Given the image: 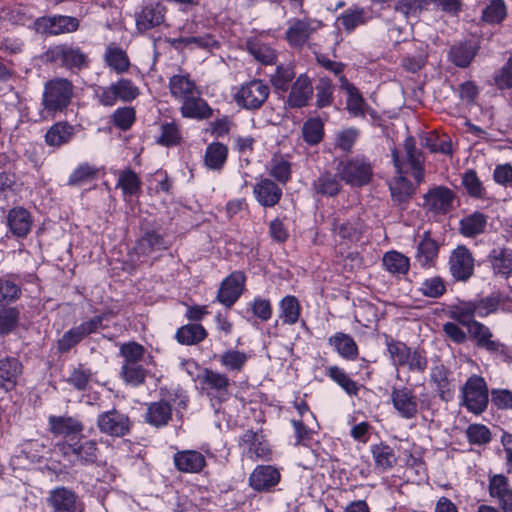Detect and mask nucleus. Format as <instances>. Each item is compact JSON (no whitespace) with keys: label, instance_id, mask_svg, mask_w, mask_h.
<instances>
[{"label":"nucleus","instance_id":"28","mask_svg":"<svg viewBox=\"0 0 512 512\" xmlns=\"http://www.w3.org/2000/svg\"><path fill=\"white\" fill-rule=\"evenodd\" d=\"M389 189L392 200L395 205L401 209H405L415 193L412 183L403 175H398L389 183Z\"/></svg>","mask_w":512,"mask_h":512},{"label":"nucleus","instance_id":"26","mask_svg":"<svg viewBox=\"0 0 512 512\" xmlns=\"http://www.w3.org/2000/svg\"><path fill=\"white\" fill-rule=\"evenodd\" d=\"M174 465L183 473H198L206 465L205 457L195 450H184L177 452L173 457Z\"/></svg>","mask_w":512,"mask_h":512},{"label":"nucleus","instance_id":"40","mask_svg":"<svg viewBox=\"0 0 512 512\" xmlns=\"http://www.w3.org/2000/svg\"><path fill=\"white\" fill-rule=\"evenodd\" d=\"M7 220L11 232L17 237H24L30 231V214L22 207L11 209L8 213Z\"/></svg>","mask_w":512,"mask_h":512},{"label":"nucleus","instance_id":"27","mask_svg":"<svg viewBox=\"0 0 512 512\" xmlns=\"http://www.w3.org/2000/svg\"><path fill=\"white\" fill-rule=\"evenodd\" d=\"M181 113L184 117L194 119H207L212 115V109L207 102L201 98V93L198 90L181 102Z\"/></svg>","mask_w":512,"mask_h":512},{"label":"nucleus","instance_id":"61","mask_svg":"<svg viewBox=\"0 0 512 512\" xmlns=\"http://www.w3.org/2000/svg\"><path fill=\"white\" fill-rule=\"evenodd\" d=\"M21 294L19 284L9 277H0V304L14 302L20 298Z\"/></svg>","mask_w":512,"mask_h":512},{"label":"nucleus","instance_id":"41","mask_svg":"<svg viewBox=\"0 0 512 512\" xmlns=\"http://www.w3.org/2000/svg\"><path fill=\"white\" fill-rule=\"evenodd\" d=\"M21 373V363L13 357L0 360V387L6 390L12 388Z\"/></svg>","mask_w":512,"mask_h":512},{"label":"nucleus","instance_id":"44","mask_svg":"<svg viewBox=\"0 0 512 512\" xmlns=\"http://www.w3.org/2000/svg\"><path fill=\"white\" fill-rule=\"evenodd\" d=\"M246 47L249 54H251L257 61L264 65H272L277 60V54L268 44L256 39L249 38L246 41Z\"/></svg>","mask_w":512,"mask_h":512},{"label":"nucleus","instance_id":"13","mask_svg":"<svg viewBox=\"0 0 512 512\" xmlns=\"http://www.w3.org/2000/svg\"><path fill=\"white\" fill-rule=\"evenodd\" d=\"M449 269L453 278L465 282L474 273V258L471 251L464 245L457 246L450 255Z\"/></svg>","mask_w":512,"mask_h":512},{"label":"nucleus","instance_id":"30","mask_svg":"<svg viewBox=\"0 0 512 512\" xmlns=\"http://www.w3.org/2000/svg\"><path fill=\"white\" fill-rule=\"evenodd\" d=\"M104 61L106 65L117 74H123L129 71L130 59L126 51L116 44H109L104 52Z\"/></svg>","mask_w":512,"mask_h":512},{"label":"nucleus","instance_id":"23","mask_svg":"<svg viewBox=\"0 0 512 512\" xmlns=\"http://www.w3.org/2000/svg\"><path fill=\"white\" fill-rule=\"evenodd\" d=\"M312 96L311 81L305 74H301L291 86L287 104L292 108H302L308 104Z\"/></svg>","mask_w":512,"mask_h":512},{"label":"nucleus","instance_id":"31","mask_svg":"<svg viewBox=\"0 0 512 512\" xmlns=\"http://www.w3.org/2000/svg\"><path fill=\"white\" fill-rule=\"evenodd\" d=\"M488 260L494 273L505 278L512 276V249L495 248L489 253Z\"/></svg>","mask_w":512,"mask_h":512},{"label":"nucleus","instance_id":"47","mask_svg":"<svg viewBox=\"0 0 512 512\" xmlns=\"http://www.w3.org/2000/svg\"><path fill=\"white\" fill-rule=\"evenodd\" d=\"M207 336L205 328L200 324H187L176 332V339L183 345H195L203 341Z\"/></svg>","mask_w":512,"mask_h":512},{"label":"nucleus","instance_id":"12","mask_svg":"<svg viewBox=\"0 0 512 512\" xmlns=\"http://www.w3.org/2000/svg\"><path fill=\"white\" fill-rule=\"evenodd\" d=\"M46 502L52 512H84L83 504L76 493L64 486L51 490Z\"/></svg>","mask_w":512,"mask_h":512},{"label":"nucleus","instance_id":"29","mask_svg":"<svg viewBox=\"0 0 512 512\" xmlns=\"http://www.w3.org/2000/svg\"><path fill=\"white\" fill-rule=\"evenodd\" d=\"M469 336L476 342L477 346L484 348L489 352H498L502 344L498 341L492 340V332L481 322H476L467 328Z\"/></svg>","mask_w":512,"mask_h":512},{"label":"nucleus","instance_id":"8","mask_svg":"<svg viewBox=\"0 0 512 512\" xmlns=\"http://www.w3.org/2000/svg\"><path fill=\"white\" fill-rule=\"evenodd\" d=\"M80 21L76 17L53 15L39 17L34 21V29L44 35L73 33L79 29Z\"/></svg>","mask_w":512,"mask_h":512},{"label":"nucleus","instance_id":"22","mask_svg":"<svg viewBox=\"0 0 512 512\" xmlns=\"http://www.w3.org/2000/svg\"><path fill=\"white\" fill-rule=\"evenodd\" d=\"M258 203L263 207H274L282 197V189L271 179L264 178L253 187Z\"/></svg>","mask_w":512,"mask_h":512},{"label":"nucleus","instance_id":"39","mask_svg":"<svg viewBox=\"0 0 512 512\" xmlns=\"http://www.w3.org/2000/svg\"><path fill=\"white\" fill-rule=\"evenodd\" d=\"M341 187L339 174L331 172L322 173L312 184L315 193L328 197L336 196L340 192Z\"/></svg>","mask_w":512,"mask_h":512},{"label":"nucleus","instance_id":"46","mask_svg":"<svg viewBox=\"0 0 512 512\" xmlns=\"http://www.w3.org/2000/svg\"><path fill=\"white\" fill-rule=\"evenodd\" d=\"M385 269L392 275H405L409 271V258L397 251L386 252L382 259Z\"/></svg>","mask_w":512,"mask_h":512},{"label":"nucleus","instance_id":"42","mask_svg":"<svg viewBox=\"0 0 512 512\" xmlns=\"http://www.w3.org/2000/svg\"><path fill=\"white\" fill-rule=\"evenodd\" d=\"M74 135V127L67 122H57L45 134V142L52 147L68 143Z\"/></svg>","mask_w":512,"mask_h":512},{"label":"nucleus","instance_id":"56","mask_svg":"<svg viewBox=\"0 0 512 512\" xmlns=\"http://www.w3.org/2000/svg\"><path fill=\"white\" fill-rule=\"evenodd\" d=\"M121 376L127 384L139 386L145 382L147 370L142 363L122 364Z\"/></svg>","mask_w":512,"mask_h":512},{"label":"nucleus","instance_id":"53","mask_svg":"<svg viewBox=\"0 0 512 512\" xmlns=\"http://www.w3.org/2000/svg\"><path fill=\"white\" fill-rule=\"evenodd\" d=\"M302 136L309 145L320 143L324 136V124L319 118L308 119L302 127Z\"/></svg>","mask_w":512,"mask_h":512},{"label":"nucleus","instance_id":"18","mask_svg":"<svg viewBox=\"0 0 512 512\" xmlns=\"http://www.w3.org/2000/svg\"><path fill=\"white\" fill-rule=\"evenodd\" d=\"M244 284L245 275L240 271L233 272L222 281L217 300L226 307H231L241 296Z\"/></svg>","mask_w":512,"mask_h":512},{"label":"nucleus","instance_id":"10","mask_svg":"<svg viewBox=\"0 0 512 512\" xmlns=\"http://www.w3.org/2000/svg\"><path fill=\"white\" fill-rule=\"evenodd\" d=\"M333 233L346 242L358 241L364 233V223L356 215H347L345 211H339L333 218Z\"/></svg>","mask_w":512,"mask_h":512},{"label":"nucleus","instance_id":"35","mask_svg":"<svg viewBox=\"0 0 512 512\" xmlns=\"http://www.w3.org/2000/svg\"><path fill=\"white\" fill-rule=\"evenodd\" d=\"M169 90L176 100L182 102L189 96L196 94L198 88L188 74H178L169 79Z\"/></svg>","mask_w":512,"mask_h":512},{"label":"nucleus","instance_id":"59","mask_svg":"<svg viewBox=\"0 0 512 512\" xmlns=\"http://www.w3.org/2000/svg\"><path fill=\"white\" fill-rule=\"evenodd\" d=\"M146 349L137 342H128L120 346V355L124 358L123 364L142 363Z\"/></svg>","mask_w":512,"mask_h":512},{"label":"nucleus","instance_id":"63","mask_svg":"<svg viewBox=\"0 0 512 512\" xmlns=\"http://www.w3.org/2000/svg\"><path fill=\"white\" fill-rule=\"evenodd\" d=\"M20 312L16 307L0 309V336L10 333L18 324Z\"/></svg>","mask_w":512,"mask_h":512},{"label":"nucleus","instance_id":"14","mask_svg":"<svg viewBox=\"0 0 512 512\" xmlns=\"http://www.w3.org/2000/svg\"><path fill=\"white\" fill-rule=\"evenodd\" d=\"M167 9L160 2L144 3L135 12L136 28L140 32L148 31L165 21Z\"/></svg>","mask_w":512,"mask_h":512},{"label":"nucleus","instance_id":"57","mask_svg":"<svg viewBox=\"0 0 512 512\" xmlns=\"http://www.w3.org/2000/svg\"><path fill=\"white\" fill-rule=\"evenodd\" d=\"M428 365L427 357L423 351L411 348L406 353L400 367H406L409 372L423 373Z\"/></svg>","mask_w":512,"mask_h":512},{"label":"nucleus","instance_id":"62","mask_svg":"<svg viewBox=\"0 0 512 512\" xmlns=\"http://www.w3.org/2000/svg\"><path fill=\"white\" fill-rule=\"evenodd\" d=\"M294 77L295 72L290 65H279L276 72L271 76V83L276 90L287 91Z\"/></svg>","mask_w":512,"mask_h":512},{"label":"nucleus","instance_id":"51","mask_svg":"<svg viewBox=\"0 0 512 512\" xmlns=\"http://www.w3.org/2000/svg\"><path fill=\"white\" fill-rule=\"evenodd\" d=\"M249 356L242 351L230 349L220 355L219 361L228 371L240 372L244 368Z\"/></svg>","mask_w":512,"mask_h":512},{"label":"nucleus","instance_id":"11","mask_svg":"<svg viewBox=\"0 0 512 512\" xmlns=\"http://www.w3.org/2000/svg\"><path fill=\"white\" fill-rule=\"evenodd\" d=\"M96 424L101 433L112 437L127 435L132 425L128 415L116 409L100 413Z\"/></svg>","mask_w":512,"mask_h":512},{"label":"nucleus","instance_id":"34","mask_svg":"<svg viewBox=\"0 0 512 512\" xmlns=\"http://www.w3.org/2000/svg\"><path fill=\"white\" fill-rule=\"evenodd\" d=\"M50 431L55 436H69L78 434L83 430V425L76 418L70 416H50L48 418Z\"/></svg>","mask_w":512,"mask_h":512},{"label":"nucleus","instance_id":"32","mask_svg":"<svg viewBox=\"0 0 512 512\" xmlns=\"http://www.w3.org/2000/svg\"><path fill=\"white\" fill-rule=\"evenodd\" d=\"M328 343L334 347L337 353L346 360H356L359 354L358 346L354 339L342 332L335 333L328 339Z\"/></svg>","mask_w":512,"mask_h":512},{"label":"nucleus","instance_id":"24","mask_svg":"<svg viewBox=\"0 0 512 512\" xmlns=\"http://www.w3.org/2000/svg\"><path fill=\"white\" fill-rule=\"evenodd\" d=\"M168 248L169 243L164 239V237L158 232L152 230L146 231L142 234L133 248V251L139 257H147L152 253L166 250Z\"/></svg>","mask_w":512,"mask_h":512},{"label":"nucleus","instance_id":"15","mask_svg":"<svg viewBox=\"0 0 512 512\" xmlns=\"http://www.w3.org/2000/svg\"><path fill=\"white\" fill-rule=\"evenodd\" d=\"M318 22L311 19H293L285 33V39L293 48H302L317 29Z\"/></svg>","mask_w":512,"mask_h":512},{"label":"nucleus","instance_id":"37","mask_svg":"<svg viewBox=\"0 0 512 512\" xmlns=\"http://www.w3.org/2000/svg\"><path fill=\"white\" fill-rule=\"evenodd\" d=\"M171 418L172 407L164 400L149 404L145 415L146 421L155 427L167 425Z\"/></svg>","mask_w":512,"mask_h":512},{"label":"nucleus","instance_id":"49","mask_svg":"<svg viewBox=\"0 0 512 512\" xmlns=\"http://www.w3.org/2000/svg\"><path fill=\"white\" fill-rule=\"evenodd\" d=\"M123 191L124 196H134L141 192V180L131 169H125L119 173L117 185Z\"/></svg>","mask_w":512,"mask_h":512},{"label":"nucleus","instance_id":"9","mask_svg":"<svg viewBox=\"0 0 512 512\" xmlns=\"http://www.w3.org/2000/svg\"><path fill=\"white\" fill-rule=\"evenodd\" d=\"M270 94L269 86L262 80H252L242 85L235 94L238 105L249 109H259Z\"/></svg>","mask_w":512,"mask_h":512},{"label":"nucleus","instance_id":"3","mask_svg":"<svg viewBox=\"0 0 512 512\" xmlns=\"http://www.w3.org/2000/svg\"><path fill=\"white\" fill-rule=\"evenodd\" d=\"M46 62L69 70H82L89 66V58L79 47L62 43L49 47L43 55Z\"/></svg>","mask_w":512,"mask_h":512},{"label":"nucleus","instance_id":"1","mask_svg":"<svg viewBox=\"0 0 512 512\" xmlns=\"http://www.w3.org/2000/svg\"><path fill=\"white\" fill-rule=\"evenodd\" d=\"M73 91L72 82L66 78L57 77L47 81L42 93L40 118L53 119L64 112L71 103Z\"/></svg>","mask_w":512,"mask_h":512},{"label":"nucleus","instance_id":"38","mask_svg":"<svg viewBox=\"0 0 512 512\" xmlns=\"http://www.w3.org/2000/svg\"><path fill=\"white\" fill-rule=\"evenodd\" d=\"M477 54V48L470 42L453 45L448 53L449 60L457 67H468Z\"/></svg>","mask_w":512,"mask_h":512},{"label":"nucleus","instance_id":"45","mask_svg":"<svg viewBox=\"0 0 512 512\" xmlns=\"http://www.w3.org/2000/svg\"><path fill=\"white\" fill-rule=\"evenodd\" d=\"M301 307L295 296L287 295L279 303V319L285 325H294L300 317Z\"/></svg>","mask_w":512,"mask_h":512},{"label":"nucleus","instance_id":"17","mask_svg":"<svg viewBox=\"0 0 512 512\" xmlns=\"http://www.w3.org/2000/svg\"><path fill=\"white\" fill-rule=\"evenodd\" d=\"M454 198L455 195L451 189L437 186L424 195L423 206L435 214H446L451 210Z\"/></svg>","mask_w":512,"mask_h":512},{"label":"nucleus","instance_id":"36","mask_svg":"<svg viewBox=\"0 0 512 512\" xmlns=\"http://www.w3.org/2000/svg\"><path fill=\"white\" fill-rule=\"evenodd\" d=\"M438 250L437 242L430 237L429 232H424L417 245L416 261L422 267H430L438 255Z\"/></svg>","mask_w":512,"mask_h":512},{"label":"nucleus","instance_id":"52","mask_svg":"<svg viewBox=\"0 0 512 512\" xmlns=\"http://www.w3.org/2000/svg\"><path fill=\"white\" fill-rule=\"evenodd\" d=\"M327 375L336 382L347 394L357 395L359 385L352 380L349 375L338 366H330L327 369Z\"/></svg>","mask_w":512,"mask_h":512},{"label":"nucleus","instance_id":"16","mask_svg":"<svg viewBox=\"0 0 512 512\" xmlns=\"http://www.w3.org/2000/svg\"><path fill=\"white\" fill-rule=\"evenodd\" d=\"M391 402L394 409L405 419H411L418 412V399L413 390L408 387H393Z\"/></svg>","mask_w":512,"mask_h":512},{"label":"nucleus","instance_id":"19","mask_svg":"<svg viewBox=\"0 0 512 512\" xmlns=\"http://www.w3.org/2000/svg\"><path fill=\"white\" fill-rule=\"evenodd\" d=\"M489 495L496 499L502 512H512V487L506 476L496 474L490 477Z\"/></svg>","mask_w":512,"mask_h":512},{"label":"nucleus","instance_id":"2","mask_svg":"<svg viewBox=\"0 0 512 512\" xmlns=\"http://www.w3.org/2000/svg\"><path fill=\"white\" fill-rule=\"evenodd\" d=\"M502 301L503 298L500 294H492L469 301H459L450 307L449 317L468 328L477 322L475 317L484 318L495 313Z\"/></svg>","mask_w":512,"mask_h":512},{"label":"nucleus","instance_id":"6","mask_svg":"<svg viewBox=\"0 0 512 512\" xmlns=\"http://www.w3.org/2000/svg\"><path fill=\"white\" fill-rule=\"evenodd\" d=\"M462 405L475 415L482 414L489 402L488 387L481 376H470L461 389Z\"/></svg>","mask_w":512,"mask_h":512},{"label":"nucleus","instance_id":"43","mask_svg":"<svg viewBox=\"0 0 512 512\" xmlns=\"http://www.w3.org/2000/svg\"><path fill=\"white\" fill-rule=\"evenodd\" d=\"M488 217L481 212H474L460 220V233L465 237H476L485 231Z\"/></svg>","mask_w":512,"mask_h":512},{"label":"nucleus","instance_id":"25","mask_svg":"<svg viewBox=\"0 0 512 512\" xmlns=\"http://www.w3.org/2000/svg\"><path fill=\"white\" fill-rule=\"evenodd\" d=\"M170 43L176 49L212 50L219 47V42L215 36L205 31L196 36H179L178 38H173Z\"/></svg>","mask_w":512,"mask_h":512},{"label":"nucleus","instance_id":"48","mask_svg":"<svg viewBox=\"0 0 512 512\" xmlns=\"http://www.w3.org/2000/svg\"><path fill=\"white\" fill-rule=\"evenodd\" d=\"M507 17V6L504 0H490L482 10L481 20L487 24H501Z\"/></svg>","mask_w":512,"mask_h":512},{"label":"nucleus","instance_id":"4","mask_svg":"<svg viewBox=\"0 0 512 512\" xmlns=\"http://www.w3.org/2000/svg\"><path fill=\"white\" fill-rule=\"evenodd\" d=\"M337 171L341 180L357 187L367 185L373 176L372 164L363 155L341 160L337 165Z\"/></svg>","mask_w":512,"mask_h":512},{"label":"nucleus","instance_id":"20","mask_svg":"<svg viewBox=\"0 0 512 512\" xmlns=\"http://www.w3.org/2000/svg\"><path fill=\"white\" fill-rule=\"evenodd\" d=\"M98 453L97 442L85 438L64 447V454L81 464L95 463L98 459Z\"/></svg>","mask_w":512,"mask_h":512},{"label":"nucleus","instance_id":"64","mask_svg":"<svg viewBox=\"0 0 512 512\" xmlns=\"http://www.w3.org/2000/svg\"><path fill=\"white\" fill-rule=\"evenodd\" d=\"M116 94L122 102H131L139 95V88L130 80L121 78L113 83Z\"/></svg>","mask_w":512,"mask_h":512},{"label":"nucleus","instance_id":"55","mask_svg":"<svg viewBox=\"0 0 512 512\" xmlns=\"http://www.w3.org/2000/svg\"><path fill=\"white\" fill-rule=\"evenodd\" d=\"M462 185L469 196L473 198H485L486 189L475 170L469 169L462 174Z\"/></svg>","mask_w":512,"mask_h":512},{"label":"nucleus","instance_id":"54","mask_svg":"<svg viewBox=\"0 0 512 512\" xmlns=\"http://www.w3.org/2000/svg\"><path fill=\"white\" fill-rule=\"evenodd\" d=\"M0 20L10 25H25L30 15L21 5L8 6L0 8Z\"/></svg>","mask_w":512,"mask_h":512},{"label":"nucleus","instance_id":"50","mask_svg":"<svg viewBox=\"0 0 512 512\" xmlns=\"http://www.w3.org/2000/svg\"><path fill=\"white\" fill-rule=\"evenodd\" d=\"M228 154L227 147L219 142L208 145L205 152V164L210 169H220L226 162Z\"/></svg>","mask_w":512,"mask_h":512},{"label":"nucleus","instance_id":"33","mask_svg":"<svg viewBox=\"0 0 512 512\" xmlns=\"http://www.w3.org/2000/svg\"><path fill=\"white\" fill-rule=\"evenodd\" d=\"M371 453L374 460V467L379 472H386L392 469L397 463V456L392 447L380 443L371 446Z\"/></svg>","mask_w":512,"mask_h":512},{"label":"nucleus","instance_id":"60","mask_svg":"<svg viewBox=\"0 0 512 512\" xmlns=\"http://www.w3.org/2000/svg\"><path fill=\"white\" fill-rule=\"evenodd\" d=\"M315 89L316 106L318 108L328 107L333 103L334 86L330 79L320 78Z\"/></svg>","mask_w":512,"mask_h":512},{"label":"nucleus","instance_id":"21","mask_svg":"<svg viewBox=\"0 0 512 512\" xmlns=\"http://www.w3.org/2000/svg\"><path fill=\"white\" fill-rule=\"evenodd\" d=\"M280 478V472L274 466L258 465L249 477V485L255 491H270L279 483Z\"/></svg>","mask_w":512,"mask_h":512},{"label":"nucleus","instance_id":"7","mask_svg":"<svg viewBox=\"0 0 512 512\" xmlns=\"http://www.w3.org/2000/svg\"><path fill=\"white\" fill-rule=\"evenodd\" d=\"M202 392L211 400L222 402L229 396L230 379L224 373L204 368L198 375Z\"/></svg>","mask_w":512,"mask_h":512},{"label":"nucleus","instance_id":"58","mask_svg":"<svg viewBox=\"0 0 512 512\" xmlns=\"http://www.w3.org/2000/svg\"><path fill=\"white\" fill-rule=\"evenodd\" d=\"M97 176V169L88 163L80 164L70 175L68 185L82 186L93 181Z\"/></svg>","mask_w":512,"mask_h":512},{"label":"nucleus","instance_id":"5","mask_svg":"<svg viewBox=\"0 0 512 512\" xmlns=\"http://www.w3.org/2000/svg\"><path fill=\"white\" fill-rule=\"evenodd\" d=\"M405 159H402L397 149L392 150V160L398 175H405L410 170L417 183L424 179V157L415 146L413 137H408L404 142Z\"/></svg>","mask_w":512,"mask_h":512}]
</instances>
